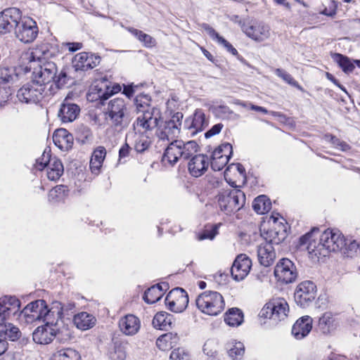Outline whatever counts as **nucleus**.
Wrapping results in <instances>:
<instances>
[{
    "label": "nucleus",
    "instance_id": "f257e3e1",
    "mask_svg": "<svg viewBox=\"0 0 360 360\" xmlns=\"http://www.w3.org/2000/svg\"><path fill=\"white\" fill-rule=\"evenodd\" d=\"M45 51L37 47L31 51L23 52L19 59V70L25 74L32 70L31 80L41 85L44 90L57 73L56 64L45 60Z\"/></svg>",
    "mask_w": 360,
    "mask_h": 360
},
{
    "label": "nucleus",
    "instance_id": "f03ea898",
    "mask_svg": "<svg viewBox=\"0 0 360 360\" xmlns=\"http://www.w3.org/2000/svg\"><path fill=\"white\" fill-rule=\"evenodd\" d=\"M318 229H313L311 232L302 236L300 239V245H307V249L310 254L315 256H323L330 252H338L343 250L346 245V240L338 231L333 230L325 231L320 236L319 242L317 243L312 238L314 232Z\"/></svg>",
    "mask_w": 360,
    "mask_h": 360
},
{
    "label": "nucleus",
    "instance_id": "7ed1b4c3",
    "mask_svg": "<svg viewBox=\"0 0 360 360\" xmlns=\"http://www.w3.org/2000/svg\"><path fill=\"white\" fill-rule=\"evenodd\" d=\"M139 102V98H136V109L139 112H143V114L136 119V129L138 130L139 134L134 133V134L135 138L134 147L137 153H143L150 145L148 136L143 134L150 131L157 127L160 116L155 108L145 110L148 105H144Z\"/></svg>",
    "mask_w": 360,
    "mask_h": 360
},
{
    "label": "nucleus",
    "instance_id": "20e7f679",
    "mask_svg": "<svg viewBox=\"0 0 360 360\" xmlns=\"http://www.w3.org/2000/svg\"><path fill=\"white\" fill-rule=\"evenodd\" d=\"M198 148V145L194 141H174L165 149L162 162L173 166L179 160H190L196 154Z\"/></svg>",
    "mask_w": 360,
    "mask_h": 360
},
{
    "label": "nucleus",
    "instance_id": "39448f33",
    "mask_svg": "<svg viewBox=\"0 0 360 360\" xmlns=\"http://www.w3.org/2000/svg\"><path fill=\"white\" fill-rule=\"evenodd\" d=\"M195 304L202 313L209 316H217L225 307L223 296L217 291L211 290L200 294L195 300Z\"/></svg>",
    "mask_w": 360,
    "mask_h": 360
},
{
    "label": "nucleus",
    "instance_id": "423d86ee",
    "mask_svg": "<svg viewBox=\"0 0 360 360\" xmlns=\"http://www.w3.org/2000/svg\"><path fill=\"white\" fill-rule=\"evenodd\" d=\"M218 202L220 209L226 214L240 210L245 202V195L239 189H226L222 191L218 195Z\"/></svg>",
    "mask_w": 360,
    "mask_h": 360
},
{
    "label": "nucleus",
    "instance_id": "0eeeda50",
    "mask_svg": "<svg viewBox=\"0 0 360 360\" xmlns=\"http://www.w3.org/2000/svg\"><path fill=\"white\" fill-rule=\"evenodd\" d=\"M57 335H63L65 339H70L72 337L67 326H62V328H51L49 325H43L34 330L32 338L37 344L47 345L51 342Z\"/></svg>",
    "mask_w": 360,
    "mask_h": 360
},
{
    "label": "nucleus",
    "instance_id": "6e6552de",
    "mask_svg": "<svg viewBox=\"0 0 360 360\" xmlns=\"http://www.w3.org/2000/svg\"><path fill=\"white\" fill-rule=\"evenodd\" d=\"M289 313L287 301L281 297L274 298L266 303L259 312V316L276 321L284 320Z\"/></svg>",
    "mask_w": 360,
    "mask_h": 360
},
{
    "label": "nucleus",
    "instance_id": "1a4fd4ad",
    "mask_svg": "<svg viewBox=\"0 0 360 360\" xmlns=\"http://www.w3.org/2000/svg\"><path fill=\"white\" fill-rule=\"evenodd\" d=\"M35 167L39 170L46 168V176L51 181H57L64 172L63 165L56 158H51L49 153L44 151L41 158L36 161Z\"/></svg>",
    "mask_w": 360,
    "mask_h": 360
},
{
    "label": "nucleus",
    "instance_id": "9d476101",
    "mask_svg": "<svg viewBox=\"0 0 360 360\" xmlns=\"http://www.w3.org/2000/svg\"><path fill=\"white\" fill-rule=\"evenodd\" d=\"M183 114L181 112H176L172 115L170 120L164 122L157 131V136L162 141H176L178 138L182 123Z\"/></svg>",
    "mask_w": 360,
    "mask_h": 360
},
{
    "label": "nucleus",
    "instance_id": "9b49d317",
    "mask_svg": "<svg viewBox=\"0 0 360 360\" xmlns=\"http://www.w3.org/2000/svg\"><path fill=\"white\" fill-rule=\"evenodd\" d=\"M45 90L42 86L32 80L20 87L16 96L21 103L27 104H36L44 98Z\"/></svg>",
    "mask_w": 360,
    "mask_h": 360
},
{
    "label": "nucleus",
    "instance_id": "f8f14e48",
    "mask_svg": "<svg viewBox=\"0 0 360 360\" xmlns=\"http://www.w3.org/2000/svg\"><path fill=\"white\" fill-rule=\"evenodd\" d=\"M127 106L123 98H115L109 102L106 114L114 126L122 127L127 124Z\"/></svg>",
    "mask_w": 360,
    "mask_h": 360
},
{
    "label": "nucleus",
    "instance_id": "ddd939ff",
    "mask_svg": "<svg viewBox=\"0 0 360 360\" xmlns=\"http://www.w3.org/2000/svg\"><path fill=\"white\" fill-rule=\"evenodd\" d=\"M316 292V286L312 281H303L296 287L295 301L301 307H307L315 300Z\"/></svg>",
    "mask_w": 360,
    "mask_h": 360
},
{
    "label": "nucleus",
    "instance_id": "4468645a",
    "mask_svg": "<svg viewBox=\"0 0 360 360\" xmlns=\"http://www.w3.org/2000/svg\"><path fill=\"white\" fill-rule=\"evenodd\" d=\"M37 22L30 18H24L19 20L15 34L16 37L23 43L32 42L38 34Z\"/></svg>",
    "mask_w": 360,
    "mask_h": 360
},
{
    "label": "nucleus",
    "instance_id": "2eb2a0df",
    "mask_svg": "<svg viewBox=\"0 0 360 360\" xmlns=\"http://www.w3.org/2000/svg\"><path fill=\"white\" fill-rule=\"evenodd\" d=\"M165 303L172 311L182 312L186 309L188 304V294L181 288H174L167 294Z\"/></svg>",
    "mask_w": 360,
    "mask_h": 360
},
{
    "label": "nucleus",
    "instance_id": "dca6fc26",
    "mask_svg": "<svg viewBox=\"0 0 360 360\" xmlns=\"http://www.w3.org/2000/svg\"><path fill=\"white\" fill-rule=\"evenodd\" d=\"M233 154L231 143H224L214 149L211 155V167L214 171L221 170Z\"/></svg>",
    "mask_w": 360,
    "mask_h": 360
},
{
    "label": "nucleus",
    "instance_id": "f3484780",
    "mask_svg": "<svg viewBox=\"0 0 360 360\" xmlns=\"http://www.w3.org/2000/svg\"><path fill=\"white\" fill-rule=\"evenodd\" d=\"M274 276L283 283H290L293 282L297 276L294 263L287 258L281 259L275 266Z\"/></svg>",
    "mask_w": 360,
    "mask_h": 360
},
{
    "label": "nucleus",
    "instance_id": "a211bd4d",
    "mask_svg": "<svg viewBox=\"0 0 360 360\" xmlns=\"http://www.w3.org/2000/svg\"><path fill=\"white\" fill-rule=\"evenodd\" d=\"M45 306V301L38 300L28 304L18 315L17 319L21 322L31 323L39 321L42 317V311Z\"/></svg>",
    "mask_w": 360,
    "mask_h": 360
},
{
    "label": "nucleus",
    "instance_id": "6ab92c4d",
    "mask_svg": "<svg viewBox=\"0 0 360 360\" xmlns=\"http://www.w3.org/2000/svg\"><path fill=\"white\" fill-rule=\"evenodd\" d=\"M21 20V13L18 8H8L0 13V33L6 34L16 28Z\"/></svg>",
    "mask_w": 360,
    "mask_h": 360
},
{
    "label": "nucleus",
    "instance_id": "aec40b11",
    "mask_svg": "<svg viewBox=\"0 0 360 360\" xmlns=\"http://www.w3.org/2000/svg\"><path fill=\"white\" fill-rule=\"evenodd\" d=\"M20 302L15 296H4L0 298V321L18 315Z\"/></svg>",
    "mask_w": 360,
    "mask_h": 360
},
{
    "label": "nucleus",
    "instance_id": "412c9836",
    "mask_svg": "<svg viewBox=\"0 0 360 360\" xmlns=\"http://www.w3.org/2000/svg\"><path fill=\"white\" fill-rule=\"evenodd\" d=\"M252 266L251 259L245 255H238L231 269L233 278L236 281L243 280L249 274Z\"/></svg>",
    "mask_w": 360,
    "mask_h": 360
},
{
    "label": "nucleus",
    "instance_id": "4be33fe9",
    "mask_svg": "<svg viewBox=\"0 0 360 360\" xmlns=\"http://www.w3.org/2000/svg\"><path fill=\"white\" fill-rule=\"evenodd\" d=\"M242 31L255 41H263L270 37V29L267 25L261 23L243 24Z\"/></svg>",
    "mask_w": 360,
    "mask_h": 360
},
{
    "label": "nucleus",
    "instance_id": "5701e85b",
    "mask_svg": "<svg viewBox=\"0 0 360 360\" xmlns=\"http://www.w3.org/2000/svg\"><path fill=\"white\" fill-rule=\"evenodd\" d=\"M118 328L124 335L133 336L139 333L141 328V321L136 316L129 314L119 319Z\"/></svg>",
    "mask_w": 360,
    "mask_h": 360
},
{
    "label": "nucleus",
    "instance_id": "b1692460",
    "mask_svg": "<svg viewBox=\"0 0 360 360\" xmlns=\"http://www.w3.org/2000/svg\"><path fill=\"white\" fill-rule=\"evenodd\" d=\"M60 302H54L51 309H48L46 303L42 311V317L41 320L45 321L44 325H49L51 328H61L60 324L65 326L62 321V316L60 314Z\"/></svg>",
    "mask_w": 360,
    "mask_h": 360
},
{
    "label": "nucleus",
    "instance_id": "393cba45",
    "mask_svg": "<svg viewBox=\"0 0 360 360\" xmlns=\"http://www.w3.org/2000/svg\"><path fill=\"white\" fill-rule=\"evenodd\" d=\"M79 107L77 104L71 103L66 98L60 105L58 115L62 122L68 123L73 122L79 115Z\"/></svg>",
    "mask_w": 360,
    "mask_h": 360
},
{
    "label": "nucleus",
    "instance_id": "a878e982",
    "mask_svg": "<svg viewBox=\"0 0 360 360\" xmlns=\"http://www.w3.org/2000/svg\"><path fill=\"white\" fill-rule=\"evenodd\" d=\"M207 124L205 113L200 109L195 111L191 118L186 120V127L191 136H195L202 131L207 126Z\"/></svg>",
    "mask_w": 360,
    "mask_h": 360
},
{
    "label": "nucleus",
    "instance_id": "bb28decb",
    "mask_svg": "<svg viewBox=\"0 0 360 360\" xmlns=\"http://www.w3.org/2000/svg\"><path fill=\"white\" fill-rule=\"evenodd\" d=\"M313 319L309 316L300 318L292 328V335L297 340H302L310 333L312 329Z\"/></svg>",
    "mask_w": 360,
    "mask_h": 360
},
{
    "label": "nucleus",
    "instance_id": "cd10ccee",
    "mask_svg": "<svg viewBox=\"0 0 360 360\" xmlns=\"http://www.w3.org/2000/svg\"><path fill=\"white\" fill-rule=\"evenodd\" d=\"M207 158L202 154H195L188 162L189 173L195 177L202 176L208 167Z\"/></svg>",
    "mask_w": 360,
    "mask_h": 360
},
{
    "label": "nucleus",
    "instance_id": "c85d7f7f",
    "mask_svg": "<svg viewBox=\"0 0 360 360\" xmlns=\"http://www.w3.org/2000/svg\"><path fill=\"white\" fill-rule=\"evenodd\" d=\"M257 257L262 265L264 266H271L276 258L273 245L267 242L261 243L257 247Z\"/></svg>",
    "mask_w": 360,
    "mask_h": 360
},
{
    "label": "nucleus",
    "instance_id": "c756f323",
    "mask_svg": "<svg viewBox=\"0 0 360 360\" xmlns=\"http://www.w3.org/2000/svg\"><path fill=\"white\" fill-rule=\"evenodd\" d=\"M54 144L61 150H69L72 148L74 141L73 136L65 129H56L53 135Z\"/></svg>",
    "mask_w": 360,
    "mask_h": 360
},
{
    "label": "nucleus",
    "instance_id": "7c9ffc66",
    "mask_svg": "<svg viewBox=\"0 0 360 360\" xmlns=\"http://www.w3.org/2000/svg\"><path fill=\"white\" fill-rule=\"evenodd\" d=\"M89 99L94 101H101V102L107 100L110 96V88L106 82L101 81L94 85L88 95Z\"/></svg>",
    "mask_w": 360,
    "mask_h": 360
},
{
    "label": "nucleus",
    "instance_id": "2f4dec72",
    "mask_svg": "<svg viewBox=\"0 0 360 360\" xmlns=\"http://www.w3.org/2000/svg\"><path fill=\"white\" fill-rule=\"evenodd\" d=\"M96 322L95 316L89 313L82 311L74 316L73 323L81 330L93 328Z\"/></svg>",
    "mask_w": 360,
    "mask_h": 360
},
{
    "label": "nucleus",
    "instance_id": "473e14b6",
    "mask_svg": "<svg viewBox=\"0 0 360 360\" xmlns=\"http://www.w3.org/2000/svg\"><path fill=\"white\" fill-rule=\"evenodd\" d=\"M106 156V149L103 146L96 148L90 160V169L92 173L98 174Z\"/></svg>",
    "mask_w": 360,
    "mask_h": 360
},
{
    "label": "nucleus",
    "instance_id": "72a5a7b5",
    "mask_svg": "<svg viewBox=\"0 0 360 360\" xmlns=\"http://www.w3.org/2000/svg\"><path fill=\"white\" fill-rule=\"evenodd\" d=\"M202 27L214 41L223 46L232 55L236 56L238 54L237 50L228 41L221 37L210 25L203 23Z\"/></svg>",
    "mask_w": 360,
    "mask_h": 360
},
{
    "label": "nucleus",
    "instance_id": "f704fd0d",
    "mask_svg": "<svg viewBox=\"0 0 360 360\" xmlns=\"http://www.w3.org/2000/svg\"><path fill=\"white\" fill-rule=\"evenodd\" d=\"M174 317L172 314L165 311L157 313L153 319L154 328L160 330H169L172 328Z\"/></svg>",
    "mask_w": 360,
    "mask_h": 360
},
{
    "label": "nucleus",
    "instance_id": "c9c22d12",
    "mask_svg": "<svg viewBox=\"0 0 360 360\" xmlns=\"http://www.w3.org/2000/svg\"><path fill=\"white\" fill-rule=\"evenodd\" d=\"M20 336L21 332L18 327L10 323L0 321V337L15 341Z\"/></svg>",
    "mask_w": 360,
    "mask_h": 360
},
{
    "label": "nucleus",
    "instance_id": "e433bc0d",
    "mask_svg": "<svg viewBox=\"0 0 360 360\" xmlns=\"http://www.w3.org/2000/svg\"><path fill=\"white\" fill-rule=\"evenodd\" d=\"M331 57L345 73H350L354 70L355 68L354 63L360 67V60H355L352 62L348 57L340 53H332Z\"/></svg>",
    "mask_w": 360,
    "mask_h": 360
},
{
    "label": "nucleus",
    "instance_id": "4c0bfd02",
    "mask_svg": "<svg viewBox=\"0 0 360 360\" xmlns=\"http://www.w3.org/2000/svg\"><path fill=\"white\" fill-rule=\"evenodd\" d=\"M286 231L284 226L282 230H276V227H273L268 230L264 234V242H267L273 245H278L285 240L286 238Z\"/></svg>",
    "mask_w": 360,
    "mask_h": 360
},
{
    "label": "nucleus",
    "instance_id": "58836bf2",
    "mask_svg": "<svg viewBox=\"0 0 360 360\" xmlns=\"http://www.w3.org/2000/svg\"><path fill=\"white\" fill-rule=\"evenodd\" d=\"M21 73H23V71L19 70V65L15 68L0 67V83H13L18 79Z\"/></svg>",
    "mask_w": 360,
    "mask_h": 360
},
{
    "label": "nucleus",
    "instance_id": "ea45409f",
    "mask_svg": "<svg viewBox=\"0 0 360 360\" xmlns=\"http://www.w3.org/2000/svg\"><path fill=\"white\" fill-rule=\"evenodd\" d=\"M335 326V319L331 312H326L319 318V328L323 333H330Z\"/></svg>",
    "mask_w": 360,
    "mask_h": 360
},
{
    "label": "nucleus",
    "instance_id": "a19ab883",
    "mask_svg": "<svg viewBox=\"0 0 360 360\" xmlns=\"http://www.w3.org/2000/svg\"><path fill=\"white\" fill-rule=\"evenodd\" d=\"M227 354L233 360H240L245 354L244 345L240 342L232 341L226 344Z\"/></svg>",
    "mask_w": 360,
    "mask_h": 360
},
{
    "label": "nucleus",
    "instance_id": "79ce46f5",
    "mask_svg": "<svg viewBox=\"0 0 360 360\" xmlns=\"http://www.w3.org/2000/svg\"><path fill=\"white\" fill-rule=\"evenodd\" d=\"M252 207L257 214H264L271 210V203L266 195H259L254 200Z\"/></svg>",
    "mask_w": 360,
    "mask_h": 360
},
{
    "label": "nucleus",
    "instance_id": "37998d69",
    "mask_svg": "<svg viewBox=\"0 0 360 360\" xmlns=\"http://www.w3.org/2000/svg\"><path fill=\"white\" fill-rule=\"evenodd\" d=\"M243 321V315L241 311L237 308H232L226 313L224 321L231 326H238Z\"/></svg>",
    "mask_w": 360,
    "mask_h": 360
},
{
    "label": "nucleus",
    "instance_id": "c03bdc74",
    "mask_svg": "<svg viewBox=\"0 0 360 360\" xmlns=\"http://www.w3.org/2000/svg\"><path fill=\"white\" fill-rule=\"evenodd\" d=\"M176 336L171 333H165L159 337L156 341L157 347L162 351L171 349L176 342Z\"/></svg>",
    "mask_w": 360,
    "mask_h": 360
},
{
    "label": "nucleus",
    "instance_id": "a18cd8bd",
    "mask_svg": "<svg viewBox=\"0 0 360 360\" xmlns=\"http://www.w3.org/2000/svg\"><path fill=\"white\" fill-rule=\"evenodd\" d=\"M53 357L55 360H81L79 352L71 348L58 351L54 354Z\"/></svg>",
    "mask_w": 360,
    "mask_h": 360
},
{
    "label": "nucleus",
    "instance_id": "49530a36",
    "mask_svg": "<svg viewBox=\"0 0 360 360\" xmlns=\"http://www.w3.org/2000/svg\"><path fill=\"white\" fill-rule=\"evenodd\" d=\"M127 30L134 35L137 39L143 43L146 47H153L155 45V40L149 34L143 33L142 31L134 29L133 27H128Z\"/></svg>",
    "mask_w": 360,
    "mask_h": 360
},
{
    "label": "nucleus",
    "instance_id": "de8ad7c7",
    "mask_svg": "<svg viewBox=\"0 0 360 360\" xmlns=\"http://www.w3.org/2000/svg\"><path fill=\"white\" fill-rule=\"evenodd\" d=\"M163 292L160 290L159 286H152L144 293L143 300L148 304H154L162 297Z\"/></svg>",
    "mask_w": 360,
    "mask_h": 360
},
{
    "label": "nucleus",
    "instance_id": "09e8293b",
    "mask_svg": "<svg viewBox=\"0 0 360 360\" xmlns=\"http://www.w3.org/2000/svg\"><path fill=\"white\" fill-rule=\"evenodd\" d=\"M89 57V54L86 52L77 53L73 60L74 66L76 70L86 71L88 64H89V63H88Z\"/></svg>",
    "mask_w": 360,
    "mask_h": 360
},
{
    "label": "nucleus",
    "instance_id": "8fccbe9b",
    "mask_svg": "<svg viewBox=\"0 0 360 360\" xmlns=\"http://www.w3.org/2000/svg\"><path fill=\"white\" fill-rule=\"evenodd\" d=\"M112 360H124L126 359V351L124 347L120 342H115L112 350L110 353Z\"/></svg>",
    "mask_w": 360,
    "mask_h": 360
},
{
    "label": "nucleus",
    "instance_id": "3c124183",
    "mask_svg": "<svg viewBox=\"0 0 360 360\" xmlns=\"http://www.w3.org/2000/svg\"><path fill=\"white\" fill-rule=\"evenodd\" d=\"M66 186L63 185L56 186L52 188L49 193V199L50 201H59L66 196Z\"/></svg>",
    "mask_w": 360,
    "mask_h": 360
},
{
    "label": "nucleus",
    "instance_id": "603ef678",
    "mask_svg": "<svg viewBox=\"0 0 360 360\" xmlns=\"http://www.w3.org/2000/svg\"><path fill=\"white\" fill-rule=\"evenodd\" d=\"M217 342L214 340H207L203 345V352L209 356H217Z\"/></svg>",
    "mask_w": 360,
    "mask_h": 360
},
{
    "label": "nucleus",
    "instance_id": "864d4df0",
    "mask_svg": "<svg viewBox=\"0 0 360 360\" xmlns=\"http://www.w3.org/2000/svg\"><path fill=\"white\" fill-rule=\"evenodd\" d=\"M275 73L278 77L282 78L288 84H289L293 86H295V87H299V84H298L297 82H296L292 78V77L289 73L286 72L285 71H284L280 68H277L275 70Z\"/></svg>",
    "mask_w": 360,
    "mask_h": 360
},
{
    "label": "nucleus",
    "instance_id": "5fc2aeb1",
    "mask_svg": "<svg viewBox=\"0 0 360 360\" xmlns=\"http://www.w3.org/2000/svg\"><path fill=\"white\" fill-rule=\"evenodd\" d=\"M170 360H189L188 354L181 348L174 349L169 356Z\"/></svg>",
    "mask_w": 360,
    "mask_h": 360
},
{
    "label": "nucleus",
    "instance_id": "6e6d98bb",
    "mask_svg": "<svg viewBox=\"0 0 360 360\" xmlns=\"http://www.w3.org/2000/svg\"><path fill=\"white\" fill-rule=\"evenodd\" d=\"M359 248V245L356 240L350 241L349 244H347V242L346 241V245L343 248V249H345L347 251L348 257H353ZM345 253L346 254V252H345Z\"/></svg>",
    "mask_w": 360,
    "mask_h": 360
},
{
    "label": "nucleus",
    "instance_id": "4d7b16f0",
    "mask_svg": "<svg viewBox=\"0 0 360 360\" xmlns=\"http://www.w3.org/2000/svg\"><path fill=\"white\" fill-rule=\"evenodd\" d=\"M60 314L61 316L66 314H68L69 312H72L76 308V304L74 302L68 301L66 303L60 302Z\"/></svg>",
    "mask_w": 360,
    "mask_h": 360
},
{
    "label": "nucleus",
    "instance_id": "13d9d810",
    "mask_svg": "<svg viewBox=\"0 0 360 360\" xmlns=\"http://www.w3.org/2000/svg\"><path fill=\"white\" fill-rule=\"evenodd\" d=\"M68 76L65 72H61L58 77L53 80L58 88H62L68 83Z\"/></svg>",
    "mask_w": 360,
    "mask_h": 360
},
{
    "label": "nucleus",
    "instance_id": "bf43d9fd",
    "mask_svg": "<svg viewBox=\"0 0 360 360\" xmlns=\"http://www.w3.org/2000/svg\"><path fill=\"white\" fill-rule=\"evenodd\" d=\"M217 234V231L214 229L211 230H205L202 233L198 235L197 238L198 240H203L205 239L212 240Z\"/></svg>",
    "mask_w": 360,
    "mask_h": 360
},
{
    "label": "nucleus",
    "instance_id": "052dcab7",
    "mask_svg": "<svg viewBox=\"0 0 360 360\" xmlns=\"http://www.w3.org/2000/svg\"><path fill=\"white\" fill-rule=\"evenodd\" d=\"M224 127V125L221 123H218L214 124L210 129H209L205 134V138L208 139L213 136H215L220 133L222 128Z\"/></svg>",
    "mask_w": 360,
    "mask_h": 360
},
{
    "label": "nucleus",
    "instance_id": "680f3d73",
    "mask_svg": "<svg viewBox=\"0 0 360 360\" xmlns=\"http://www.w3.org/2000/svg\"><path fill=\"white\" fill-rule=\"evenodd\" d=\"M217 112L223 117H231L233 115V111L226 105H220L217 108Z\"/></svg>",
    "mask_w": 360,
    "mask_h": 360
},
{
    "label": "nucleus",
    "instance_id": "e2e57ef3",
    "mask_svg": "<svg viewBox=\"0 0 360 360\" xmlns=\"http://www.w3.org/2000/svg\"><path fill=\"white\" fill-rule=\"evenodd\" d=\"M330 141L334 146L340 147V148L343 151L349 149V146L345 142L341 141L333 136H330Z\"/></svg>",
    "mask_w": 360,
    "mask_h": 360
},
{
    "label": "nucleus",
    "instance_id": "0e129e2a",
    "mask_svg": "<svg viewBox=\"0 0 360 360\" xmlns=\"http://www.w3.org/2000/svg\"><path fill=\"white\" fill-rule=\"evenodd\" d=\"M63 46L68 48L70 52H75L82 48V44L80 42H68L63 44Z\"/></svg>",
    "mask_w": 360,
    "mask_h": 360
},
{
    "label": "nucleus",
    "instance_id": "69168bd1",
    "mask_svg": "<svg viewBox=\"0 0 360 360\" xmlns=\"http://www.w3.org/2000/svg\"><path fill=\"white\" fill-rule=\"evenodd\" d=\"M100 60L101 58L99 56L90 55L88 60V63H89V64H88L87 70H91L97 66L99 64Z\"/></svg>",
    "mask_w": 360,
    "mask_h": 360
},
{
    "label": "nucleus",
    "instance_id": "338daca9",
    "mask_svg": "<svg viewBox=\"0 0 360 360\" xmlns=\"http://www.w3.org/2000/svg\"><path fill=\"white\" fill-rule=\"evenodd\" d=\"M11 96L10 90L0 87V105L6 103Z\"/></svg>",
    "mask_w": 360,
    "mask_h": 360
},
{
    "label": "nucleus",
    "instance_id": "774afa93",
    "mask_svg": "<svg viewBox=\"0 0 360 360\" xmlns=\"http://www.w3.org/2000/svg\"><path fill=\"white\" fill-rule=\"evenodd\" d=\"M131 150L130 146L127 143L122 146L119 151L120 158H126L129 155V151Z\"/></svg>",
    "mask_w": 360,
    "mask_h": 360
}]
</instances>
